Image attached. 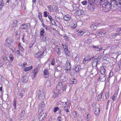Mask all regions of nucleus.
I'll use <instances>...</instances> for the list:
<instances>
[{
  "mask_svg": "<svg viewBox=\"0 0 121 121\" xmlns=\"http://www.w3.org/2000/svg\"><path fill=\"white\" fill-rule=\"evenodd\" d=\"M16 53V54H17L18 55H20V51L19 50H17V51Z\"/></svg>",
  "mask_w": 121,
  "mask_h": 121,
  "instance_id": "obj_60",
  "label": "nucleus"
},
{
  "mask_svg": "<svg viewBox=\"0 0 121 121\" xmlns=\"http://www.w3.org/2000/svg\"><path fill=\"white\" fill-rule=\"evenodd\" d=\"M98 59H94L93 62V65H96L98 63Z\"/></svg>",
  "mask_w": 121,
  "mask_h": 121,
  "instance_id": "obj_24",
  "label": "nucleus"
},
{
  "mask_svg": "<svg viewBox=\"0 0 121 121\" xmlns=\"http://www.w3.org/2000/svg\"><path fill=\"white\" fill-rule=\"evenodd\" d=\"M84 14V11L82 10H77L75 12V14L76 15L78 16H79L81 15H83Z\"/></svg>",
  "mask_w": 121,
  "mask_h": 121,
  "instance_id": "obj_5",
  "label": "nucleus"
},
{
  "mask_svg": "<svg viewBox=\"0 0 121 121\" xmlns=\"http://www.w3.org/2000/svg\"><path fill=\"white\" fill-rule=\"evenodd\" d=\"M91 42V40L90 39H88L85 41V43L88 44H89Z\"/></svg>",
  "mask_w": 121,
  "mask_h": 121,
  "instance_id": "obj_38",
  "label": "nucleus"
},
{
  "mask_svg": "<svg viewBox=\"0 0 121 121\" xmlns=\"http://www.w3.org/2000/svg\"><path fill=\"white\" fill-rule=\"evenodd\" d=\"M55 61L54 60H52L51 64L52 65H54L55 64Z\"/></svg>",
  "mask_w": 121,
  "mask_h": 121,
  "instance_id": "obj_50",
  "label": "nucleus"
},
{
  "mask_svg": "<svg viewBox=\"0 0 121 121\" xmlns=\"http://www.w3.org/2000/svg\"><path fill=\"white\" fill-rule=\"evenodd\" d=\"M85 33V32H84L83 31H80L78 32V35H79L81 36L84 33Z\"/></svg>",
  "mask_w": 121,
  "mask_h": 121,
  "instance_id": "obj_40",
  "label": "nucleus"
},
{
  "mask_svg": "<svg viewBox=\"0 0 121 121\" xmlns=\"http://www.w3.org/2000/svg\"><path fill=\"white\" fill-rule=\"evenodd\" d=\"M88 7L91 11H93L94 10V6L93 4H89L88 5Z\"/></svg>",
  "mask_w": 121,
  "mask_h": 121,
  "instance_id": "obj_11",
  "label": "nucleus"
},
{
  "mask_svg": "<svg viewBox=\"0 0 121 121\" xmlns=\"http://www.w3.org/2000/svg\"><path fill=\"white\" fill-rule=\"evenodd\" d=\"M3 65L4 63L2 62H0V67L2 66Z\"/></svg>",
  "mask_w": 121,
  "mask_h": 121,
  "instance_id": "obj_62",
  "label": "nucleus"
},
{
  "mask_svg": "<svg viewBox=\"0 0 121 121\" xmlns=\"http://www.w3.org/2000/svg\"><path fill=\"white\" fill-rule=\"evenodd\" d=\"M106 32H102V31H100L99 33V34L100 35H101L103 36L106 33Z\"/></svg>",
  "mask_w": 121,
  "mask_h": 121,
  "instance_id": "obj_41",
  "label": "nucleus"
},
{
  "mask_svg": "<svg viewBox=\"0 0 121 121\" xmlns=\"http://www.w3.org/2000/svg\"><path fill=\"white\" fill-rule=\"evenodd\" d=\"M101 25L99 23H96L95 25H92L90 26L91 28L92 29H95L96 28L99 26V25Z\"/></svg>",
  "mask_w": 121,
  "mask_h": 121,
  "instance_id": "obj_9",
  "label": "nucleus"
},
{
  "mask_svg": "<svg viewBox=\"0 0 121 121\" xmlns=\"http://www.w3.org/2000/svg\"><path fill=\"white\" fill-rule=\"evenodd\" d=\"M105 76L106 75H103L102 78L101 77H99L98 79V81H100L101 82L105 81L106 79Z\"/></svg>",
  "mask_w": 121,
  "mask_h": 121,
  "instance_id": "obj_10",
  "label": "nucleus"
},
{
  "mask_svg": "<svg viewBox=\"0 0 121 121\" xmlns=\"http://www.w3.org/2000/svg\"><path fill=\"white\" fill-rule=\"evenodd\" d=\"M46 54V51L45 49H43L40 52L34 54L36 58L41 57L45 55Z\"/></svg>",
  "mask_w": 121,
  "mask_h": 121,
  "instance_id": "obj_3",
  "label": "nucleus"
},
{
  "mask_svg": "<svg viewBox=\"0 0 121 121\" xmlns=\"http://www.w3.org/2000/svg\"><path fill=\"white\" fill-rule=\"evenodd\" d=\"M18 21L16 20H14L13 21V23L12 24L13 27H15L17 25V23Z\"/></svg>",
  "mask_w": 121,
  "mask_h": 121,
  "instance_id": "obj_29",
  "label": "nucleus"
},
{
  "mask_svg": "<svg viewBox=\"0 0 121 121\" xmlns=\"http://www.w3.org/2000/svg\"><path fill=\"white\" fill-rule=\"evenodd\" d=\"M18 48L19 49L22 51L23 52L24 51V48L21 45V43H19L18 44Z\"/></svg>",
  "mask_w": 121,
  "mask_h": 121,
  "instance_id": "obj_26",
  "label": "nucleus"
},
{
  "mask_svg": "<svg viewBox=\"0 0 121 121\" xmlns=\"http://www.w3.org/2000/svg\"><path fill=\"white\" fill-rule=\"evenodd\" d=\"M6 43L9 44L11 43L12 42V41L11 39L8 38L5 41Z\"/></svg>",
  "mask_w": 121,
  "mask_h": 121,
  "instance_id": "obj_16",
  "label": "nucleus"
},
{
  "mask_svg": "<svg viewBox=\"0 0 121 121\" xmlns=\"http://www.w3.org/2000/svg\"><path fill=\"white\" fill-rule=\"evenodd\" d=\"M72 28L74 29L76 28L77 26V24L76 23H73L72 24Z\"/></svg>",
  "mask_w": 121,
  "mask_h": 121,
  "instance_id": "obj_43",
  "label": "nucleus"
},
{
  "mask_svg": "<svg viewBox=\"0 0 121 121\" xmlns=\"http://www.w3.org/2000/svg\"><path fill=\"white\" fill-rule=\"evenodd\" d=\"M70 82L71 84H75L77 83V80L75 79H73L70 80Z\"/></svg>",
  "mask_w": 121,
  "mask_h": 121,
  "instance_id": "obj_17",
  "label": "nucleus"
},
{
  "mask_svg": "<svg viewBox=\"0 0 121 121\" xmlns=\"http://www.w3.org/2000/svg\"><path fill=\"white\" fill-rule=\"evenodd\" d=\"M113 72L112 71H110V72L109 74V77H112L113 75Z\"/></svg>",
  "mask_w": 121,
  "mask_h": 121,
  "instance_id": "obj_51",
  "label": "nucleus"
},
{
  "mask_svg": "<svg viewBox=\"0 0 121 121\" xmlns=\"http://www.w3.org/2000/svg\"><path fill=\"white\" fill-rule=\"evenodd\" d=\"M87 3V2L86 0L83 1L81 2V3L82 4L84 5H85Z\"/></svg>",
  "mask_w": 121,
  "mask_h": 121,
  "instance_id": "obj_42",
  "label": "nucleus"
},
{
  "mask_svg": "<svg viewBox=\"0 0 121 121\" xmlns=\"http://www.w3.org/2000/svg\"><path fill=\"white\" fill-rule=\"evenodd\" d=\"M114 4L120 7L121 6V0H114Z\"/></svg>",
  "mask_w": 121,
  "mask_h": 121,
  "instance_id": "obj_6",
  "label": "nucleus"
},
{
  "mask_svg": "<svg viewBox=\"0 0 121 121\" xmlns=\"http://www.w3.org/2000/svg\"><path fill=\"white\" fill-rule=\"evenodd\" d=\"M71 18V16L69 14H66L63 17V19L66 21H70Z\"/></svg>",
  "mask_w": 121,
  "mask_h": 121,
  "instance_id": "obj_8",
  "label": "nucleus"
},
{
  "mask_svg": "<svg viewBox=\"0 0 121 121\" xmlns=\"http://www.w3.org/2000/svg\"><path fill=\"white\" fill-rule=\"evenodd\" d=\"M92 47L94 49L97 51H100L102 49V48H99V47L98 46H94Z\"/></svg>",
  "mask_w": 121,
  "mask_h": 121,
  "instance_id": "obj_19",
  "label": "nucleus"
},
{
  "mask_svg": "<svg viewBox=\"0 0 121 121\" xmlns=\"http://www.w3.org/2000/svg\"><path fill=\"white\" fill-rule=\"evenodd\" d=\"M116 98V96L114 95H113L112 97V99L113 101L115 100Z\"/></svg>",
  "mask_w": 121,
  "mask_h": 121,
  "instance_id": "obj_55",
  "label": "nucleus"
},
{
  "mask_svg": "<svg viewBox=\"0 0 121 121\" xmlns=\"http://www.w3.org/2000/svg\"><path fill=\"white\" fill-rule=\"evenodd\" d=\"M73 115H75V116H71V117L72 118H74V117H75L76 116V115L77 114V113H76V112H73Z\"/></svg>",
  "mask_w": 121,
  "mask_h": 121,
  "instance_id": "obj_54",
  "label": "nucleus"
},
{
  "mask_svg": "<svg viewBox=\"0 0 121 121\" xmlns=\"http://www.w3.org/2000/svg\"><path fill=\"white\" fill-rule=\"evenodd\" d=\"M48 8L49 11L52 12L53 11V9L52 6L51 5H49L48 7Z\"/></svg>",
  "mask_w": 121,
  "mask_h": 121,
  "instance_id": "obj_21",
  "label": "nucleus"
},
{
  "mask_svg": "<svg viewBox=\"0 0 121 121\" xmlns=\"http://www.w3.org/2000/svg\"><path fill=\"white\" fill-rule=\"evenodd\" d=\"M102 94L103 93L101 92L97 96V100L98 101H100L101 100Z\"/></svg>",
  "mask_w": 121,
  "mask_h": 121,
  "instance_id": "obj_20",
  "label": "nucleus"
},
{
  "mask_svg": "<svg viewBox=\"0 0 121 121\" xmlns=\"http://www.w3.org/2000/svg\"><path fill=\"white\" fill-rule=\"evenodd\" d=\"M40 35L41 37H43L44 36L43 34L45 32L43 28H42L40 29Z\"/></svg>",
  "mask_w": 121,
  "mask_h": 121,
  "instance_id": "obj_14",
  "label": "nucleus"
},
{
  "mask_svg": "<svg viewBox=\"0 0 121 121\" xmlns=\"http://www.w3.org/2000/svg\"><path fill=\"white\" fill-rule=\"evenodd\" d=\"M9 58L12 61H13L14 59L13 56L12 54L10 55L9 56Z\"/></svg>",
  "mask_w": 121,
  "mask_h": 121,
  "instance_id": "obj_46",
  "label": "nucleus"
},
{
  "mask_svg": "<svg viewBox=\"0 0 121 121\" xmlns=\"http://www.w3.org/2000/svg\"><path fill=\"white\" fill-rule=\"evenodd\" d=\"M28 78L26 76H25L22 77V82L24 83L26 82L28 80Z\"/></svg>",
  "mask_w": 121,
  "mask_h": 121,
  "instance_id": "obj_12",
  "label": "nucleus"
},
{
  "mask_svg": "<svg viewBox=\"0 0 121 121\" xmlns=\"http://www.w3.org/2000/svg\"><path fill=\"white\" fill-rule=\"evenodd\" d=\"M13 106L14 107V108H15L16 107V103L15 101H14L13 102Z\"/></svg>",
  "mask_w": 121,
  "mask_h": 121,
  "instance_id": "obj_63",
  "label": "nucleus"
},
{
  "mask_svg": "<svg viewBox=\"0 0 121 121\" xmlns=\"http://www.w3.org/2000/svg\"><path fill=\"white\" fill-rule=\"evenodd\" d=\"M64 51L66 55L67 56H70V52L68 50V48L67 49H65Z\"/></svg>",
  "mask_w": 121,
  "mask_h": 121,
  "instance_id": "obj_18",
  "label": "nucleus"
},
{
  "mask_svg": "<svg viewBox=\"0 0 121 121\" xmlns=\"http://www.w3.org/2000/svg\"><path fill=\"white\" fill-rule=\"evenodd\" d=\"M89 4H93L94 1V0H88Z\"/></svg>",
  "mask_w": 121,
  "mask_h": 121,
  "instance_id": "obj_49",
  "label": "nucleus"
},
{
  "mask_svg": "<svg viewBox=\"0 0 121 121\" xmlns=\"http://www.w3.org/2000/svg\"><path fill=\"white\" fill-rule=\"evenodd\" d=\"M91 117V116L90 115L88 114L87 115L86 118V120L87 121H88L90 119Z\"/></svg>",
  "mask_w": 121,
  "mask_h": 121,
  "instance_id": "obj_39",
  "label": "nucleus"
},
{
  "mask_svg": "<svg viewBox=\"0 0 121 121\" xmlns=\"http://www.w3.org/2000/svg\"><path fill=\"white\" fill-rule=\"evenodd\" d=\"M111 5L110 3L107 2L103 5L102 9L105 12H108L111 9Z\"/></svg>",
  "mask_w": 121,
  "mask_h": 121,
  "instance_id": "obj_1",
  "label": "nucleus"
},
{
  "mask_svg": "<svg viewBox=\"0 0 121 121\" xmlns=\"http://www.w3.org/2000/svg\"><path fill=\"white\" fill-rule=\"evenodd\" d=\"M4 3L3 0H0V9L4 5Z\"/></svg>",
  "mask_w": 121,
  "mask_h": 121,
  "instance_id": "obj_28",
  "label": "nucleus"
},
{
  "mask_svg": "<svg viewBox=\"0 0 121 121\" xmlns=\"http://www.w3.org/2000/svg\"><path fill=\"white\" fill-rule=\"evenodd\" d=\"M50 21L52 23H55V21L53 19H52Z\"/></svg>",
  "mask_w": 121,
  "mask_h": 121,
  "instance_id": "obj_61",
  "label": "nucleus"
},
{
  "mask_svg": "<svg viewBox=\"0 0 121 121\" xmlns=\"http://www.w3.org/2000/svg\"><path fill=\"white\" fill-rule=\"evenodd\" d=\"M109 96V93L108 92H107L106 94V99H107L108 98V96Z\"/></svg>",
  "mask_w": 121,
  "mask_h": 121,
  "instance_id": "obj_57",
  "label": "nucleus"
},
{
  "mask_svg": "<svg viewBox=\"0 0 121 121\" xmlns=\"http://www.w3.org/2000/svg\"><path fill=\"white\" fill-rule=\"evenodd\" d=\"M120 34V33H115L113 34L114 36H116L117 35H119Z\"/></svg>",
  "mask_w": 121,
  "mask_h": 121,
  "instance_id": "obj_64",
  "label": "nucleus"
},
{
  "mask_svg": "<svg viewBox=\"0 0 121 121\" xmlns=\"http://www.w3.org/2000/svg\"><path fill=\"white\" fill-rule=\"evenodd\" d=\"M19 95L20 97V98H22L23 96V93H20L19 94Z\"/></svg>",
  "mask_w": 121,
  "mask_h": 121,
  "instance_id": "obj_56",
  "label": "nucleus"
},
{
  "mask_svg": "<svg viewBox=\"0 0 121 121\" xmlns=\"http://www.w3.org/2000/svg\"><path fill=\"white\" fill-rule=\"evenodd\" d=\"M63 46V48L65 50V49H67L68 48V47L67 45L65 43H63L62 44Z\"/></svg>",
  "mask_w": 121,
  "mask_h": 121,
  "instance_id": "obj_35",
  "label": "nucleus"
},
{
  "mask_svg": "<svg viewBox=\"0 0 121 121\" xmlns=\"http://www.w3.org/2000/svg\"><path fill=\"white\" fill-rule=\"evenodd\" d=\"M64 111L65 112H69V110L68 109H66V108H65L64 109Z\"/></svg>",
  "mask_w": 121,
  "mask_h": 121,
  "instance_id": "obj_58",
  "label": "nucleus"
},
{
  "mask_svg": "<svg viewBox=\"0 0 121 121\" xmlns=\"http://www.w3.org/2000/svg\"><path fill=\"white\" fill-rule=\"evenodd\" d=\"M85 58L86 59V58L87 59H88V60H90L91 59V58H90V57L89 56H85Z\"/></svg>",
  "mask_w": 121,
  "mask_h": 121,
  "instance_id": "obj_53",
  "label": "nucleus"
},
{
  "mask_svg": "<svg viewBox=\"0 0 121 121\" xmlns=\"http://www.w3.org/2000/svg\"><path fill=\"white\" fill-rule=\"evenodd\" d=\"M47 116V114L45 113H43V112L39 113V121H41L44 120Z\"/></svg>",
  "mask_w": 121,
  "mask_h": 121,
  "instance_id": "obj_4",
  "label": "nucleus"
},
{
  "mask_svg": "<svg viewBox=\"0 0 121 121\" xmlns=\"http://www.w3.org/2000/svg\"><path fill=\"white\" fill-rule=\"evenodd\" d=\"M87 60L88 59H87L86 58V59L85 58H84L83 60L82 63H83L84 64Z\"/></svg>",
  "mask_w": 121,
  "mask_h": 121,
  "instance_id": "obj_52",
  "label": "nucleus"
},
{
  "mask_svg": "<svg viewBox=\"0 0 121 121\" xmlns=\"http://www.w3.org/2000/svg\"><path fill=\"white\" fill-rule=\"evenodd\" d=\"M41 109H43L45 107V105L43 103H42L41 104Z\"/></svg>",
  "mask_w": 121,
  "mask_h": 121,
  "instance_id": "obj_47",
  "label": "nucleus"
},
{
  "mask_svg": "<svg viewBox=\"0 0 121 121\" xmlns=\"http://www.w3.org/2000/svg\"><path fill=\"white\" fill-rule=\"evenodd\" d=\"M71 68V66L69 65V67H68L67 66V67H66V69H65V71L67 73H68V70L69 69Z\"/></svg>",
  "mask_w": 121,
  "mask_h": 121,
  "instance_id": "obj_36",
  "label": "nucleus"
},
{
  "mask_svg": "<svg viewBox=\"0 0 121 121\" xmlns=\"http://www.w3.org/2000/svg\"><path fill=\"white\" fill-rule=\"evenodd\" d=\"M32 68V66H30L27 67H26L24 69V70L26 71L30 70Z\"/></svg>",
  "mask_w": 121,
  "mask_h": 121,
  "instance_id": "obj_23",
  "label": "nucleus"
},
{
  "mask_svg": "<svg viewBox=\"0 0 121 121\" xmlns=\"http://www.w3.org/2000/svg\"><path fill=\"white\" fill-rule=\"evenodd\" d=\"M105 70L104 67H102L100 70L101 74L106 75L105 73Z\"/></svg>",
  "mask_w": 121,
  "mask_h": 121,
  "instance_id": "obj_15",
  "label": "nucleus"
},
{
  "mask_svg": "<svg viewBox=\"0 0 121 121\" xmlns=\"http://www.w3.org/2000/svg\"><path fill=\"white\" fill-rule=\"evenodd\" d=\"M79 67L78 66H77L75 67V68L73 70V71H74L75 72H75H78L79 70L80 69H79Z\"/></svg>",
  "mask_w": 121,
  "mask_h": 121,
  "instance_id": "obj_31",
  "label": "nucleus"
},
{
  "mask_svg": "<svg viewBox=\"0 0 121 121\" xmlns=\"http://www.w3.org/2000/svg\"><path fill=\"white\" fill-rule=\"evenodd\" d=\"M66 85L63 84L62 82H59L56 86V90L58 91H59L61 89L63 91L65 90V89L66 87Z\"/></svg>",
  "mask_w": 121,
  "mask_h": 121,
  "instance_id": "obj_2",
  "label": "nucleus"
},
{
  "mask_svg": "<svg viewBox=\"0 0 121 121\" xmlns=\"http://www.w3.org/2000/svg\"><path fill=\"white\" fill-rule=\"evenodd\" d=\"M64 103H65V104H63V107L65 109V108H67L68 107V102H64Z\"/></svg>",
  "mask_w": 121,
  "mask_h": 121,
  "instance_id": "obj_33",
  "label": "nucleus"
},
{
  "mask_svg": "<svg viewBox=\"0 0 121 121\" xmlns=\"http://www.w3.org/2000/svg\"><path fill=\"white\" fill-rule=\"evenodd\" d=\"M100 113V109L99 108H96L95 110V115L98 116L99 115Z\"/></svg>",
  "mask_w": 121,
  "mask_h": 121,
  "instance_id": "obj_13",
  "label": "nucleus"
},
{
  "mask_svg": "<svg viewBox=\"0 0 121 121\" xmlns=\"http://www.w3.org/2000/svg\"><path fill=\"white\" fill-rule=\"evenodd\" d=\"M38 97L39 99L41 100H43L44 98V95H39Z\"/></svg>",
  "mask_w": 121,
  "mask_h": 121,
  "instance_id": "obj_27",
  "label": "nucleus"
},
{
  "mask_svg": "<svg viewBox=\"0 0 121 121\" xmlns=\"http://www.w3.org/2000/svg\"><path fill=\"white\" fill-rule=\"evenodd\" d=\"M27 65V63L26 62H24L23 63V65L22 66L24 67Z\"/></svg>",
  "mask_w": 121,
  "mask_h": 121,
  "instance_id": "obj_59",
  "label": "nucleus"
},
{
  "mask_svg": "<svg viewBox=\"0 0 121 121\" xmlns=\"http://www.w3.org/2000/svg\"><path fill=\"white\" fill-rule=\"evenodd\" d=\"M47 12V11H45L43 12V15L45 17H47L48 16Z\"/></svg>",
  "mask_w": 121,
  "mask_h": 121,
  "instance_id": "obj_44",
  "label": "nucleus"
},
{
  "mask_svg": "<svg viewBox=\"0 0 121 121\" xmlns=\"http://www.w3.org/2000/svg\"><path fill=\"white\" fill-rule=\"evenodd\" d=\"M21 28L23 29H26L27 28V26L25 24H24L21 26Z\"/></svg>",
  "mask_w": 121,
  "mask_h": 121,
  "instance_id": "obj_30",
  "label": "nucleus"
},
{
  "mask_svg": "<svg viewBox=\"0 0 121 121\" xmlns=\"http://www.w3.org/2000/svg\"><path fill=\"white\" fill-rule=\"evenodd\" d=\"M43 73L44 77L45 78H48L49 74L48 70L46 69H45L44 70Z\"/></svg>",
  "mask_w": 121,
  "mask_h": 121,
  "instance_id": "obj_7",
  "label": "nucleus"
},
{
  "mask_svg": "<svg viewBox=\"0 0 121 121\" xmlns=\"http://www.w3.org/2000/svg\"><path fill=\"white\" fill-rule=\"evenodd\" d=\"M74 54H75V55H76V56L75 57V61H76L77 62L79 61V58L78 57H77V54L76 53H75Z\"/></svg>",
  "mask_w": 121,
  "mask_h": 121,
  "instance_id": "obj_32",
  "label": "nucleus"
},
{
  "mask_svg": "<svg viewBox=\"0 0 121 121\" xmlns=\"http://www.w3.org/2000/svg\"><path fill=\"white\" fill-rule=\"evenodd\" d=\"M38 72V69L37 68L35 69H34L33 73H35L37 74V73Z\"/></svg>",
  "mask_w": 121,
  "mask_h": 121,
  "instance_id": "obj_45",
  "label": "nucleus"
},
{
  "mask_svg": "<svg viewBox=\"0 0 121 121\" xmlns=\"http://www.w3.org/2000/svg\"><path fill=\"white\" fill-rule=\"evenodd\" d=\"M57 49H56V51L57 52V54L58 55H60V47L59 46L57 47Z\"/></svg>",
  "mask_w": 121,
  "mask_h": 121,
  "instance_id": "obj_22",
  "label": "nucleus"
},
{
  "mask_svg": "<svg viewBox=\"0 0 121 121\" xmlns=\"http://www.w3.org/2000/svg\"><path fill=\"white\" fill-rule=\"evenodd\" d=\"M40 93L39 95H44V91L43 90H40Z\"/></svg>",
  "mask_w": 121,
  "mask_h": 121,
  "instance_id": "obj_34",
  "label": "nucleus"
},
{
  "mask_svg": "<svg viewBox=\"0 0 121 121\" xmlns=\"http://www.w3.org/2000/svg\"><path fill=\"white\" fill-rule=\"evenodd\" d=\"M38 17L41 22H43V21L42 18V16L41 14L40 13H39Z\"/></svg>",
  "mask_w": 121,
  "mask_h": 121,
  "instance_id": "obj_25",
  "label": "nucleus"
},
{
  "mask_svg": "<svg viewBox=\"0 0 121 121\" xmlns=\"http://www.w3.org/2000/svg\"><path fill=\"white\" fill-rule=\"evenodd\" d=\"M59 108L58 107H56L54 108V110L53 111L54 112H56L57 111L59 110Z\"/></svg>",
  "mask_w": 121,
  "mask_h": 121,
  "instance_id": "obj_37",
  "label": "nucleus"
},
{
  "mask_svg": "<svg viewBox=\"0 0 121 121\" xmlns=\"http://www.w3.org/2000/svg\"><path fill=\"white\" fill-rule=\"evenodd\" d=\"M42 40L43 41H45L46 40V37L45 36H44H44H43V37H42Z\"/></svg>",
  "mask_w": 121,
  "mask_h": 121,
  "instance_id": "obj_48",
  "label": "nucleus"
}]
</instances>
